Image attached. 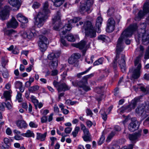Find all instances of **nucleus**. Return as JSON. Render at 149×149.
Here are the masks:
<instances>
[{
    "label": "nucleus",
    "mask_w": 149,
    "mask_h": 149,
    "mask_svg": "<svg viewBox=\"0 0 149 149\" xmlns=\"http://www.w3.org/2000/svg\"><path fill=\"white\" fill-rule=\"evenodd\" d=\"M137 27V26L136 24L130 25L129 27L122 33L117 42L116 50V56L119 55L125 56V55L124 52H123L124 46L123 40L125 39L126 38L131 36L134 32L136 30Z\"/></svg>",
    "instance_id": "1"
},
{
    "label": "nucleus",
    "mask_w": 149,
    "mask_h": 149,
    "mask_svg": "<svg viewBox=\"0 0 149 149\" xmlns=\"http://www.w3.org/2000/svg\"><path fill=\"white\" fill-rule=\"evenodd\" d=\"M48 7V2L45 1L43 4L42 9L39 12L36 17H34V23L38 27L40 28L43 25L47 14L50 13Z\"/></svg>",
    "instance_id": "2"
},
{
    "label": "nucleus",
    "mask_w": 149,
    "mask_h": 149,
    "mask_svg": "<svg viewBox=\"0 0 149 149\" xmlns=\"http://www.w3.org/2000/svg\"><path fill=\"white\" fill-rule=\"evenodd\" d=\"M141 26L143 27L139 30V33L136 34L135 38L136 41L138 40V43L137 42V45L139 44V39L141 37L142 43L145 45H147L149 43V30H146L145 28L146 27V24L143 23L141 24Z\"/></svg>",
    "instance_id": "3"
},
{
    "label": "nucleus",
    "mask_w": 149,
    "mask_h": 149,
    "mask_svg": "<svg viewBox=\"0 0 149 149\" xmlns=\"http://www.w3.org/2000/svg\"><path fill=\"white\" fill-rule=\"evenodd\" d=\"M81 18L79 17H76L73 19H71L68 21V23L66 24L60 30L59 34L60 36V41L61 43L64 46H67V44L66 43L65 40L64 39V36L68 31H70L71 29L72 26L71 24L72 23H76L79 21Z\"/></svg>",
    "instance_id": "4"
},
{
    "label": "nucleus",
    "mask_w": 149,
    "mask_h": 149,
    "mask_svg": "<svg viewBox=\"0 0 149 149\" xmlns=\"http://www.w3.org/2000/svg\"><path fill=\"white\" fill-rule=\"evenodd\" d=\"M94 75V73H92L85 76L83 77L81 81H78L77 80H75L72 81V84L74 86H78L80 88H82L86 91H88L90 90V88L86 85L88 84V79L93 77Z\"/></svg>",
    "instance_id": "5"
},
{
    "label": "nucleus",
    "mask_w": 149,
    "mask_h": 149,
    "mask_svg": "<svg viewBox=\"0 0 149 149\" xmlns=\"http://www.w3.org/2000/svg\"><path fill=\"white\" fill-rule=\"evenodd\" d=\"M83 29L85 30V36L86 37L94 38L96 36V31L92 25L91 22L89 21L85 22L83 26Z\"/></svg>",
    "instance_id": "6"
},
{
    "label": "nucleus",
    "mask_w": 149,
    "mask_h": 149,
    "mask_svg": "<svg viewBox=\"0 0 149 149\" xmlns=\"http://www.w3.org/2000/svg\"><path fill=\"white\" fill-rule=\"evenodd\" d=\"M93 3V0H86L84 3H82L80 6L79 11L82 14L86 12L89 13L92 10L91 7Z\"/></svg>",
    "instance_id": "7"
},
{
    "label": "nucleus",
    "mask_w": 149,
    "mask_h": 149,
    "mask_svg": "<svg viewBox=\"0 0 149 149\" xmlns=\"http://www.w3.org/2000/svg\"><path fill=\"white\" fill-rule=\"evenodd\" d=\"M148 12H149V0H147L144 3L143 7V11L141 10L139 11L138 16L135 18V20L137 21L140 20L145 14ZM146 19L149 22V15Z\"/></svg>",
    "instance_id": "8"
},
{
    "label": "nucleus",
    "mask_w": 149,
    "mask_h": 149,
    "mask_svg": "<svg viewBox=\"0 0 149 149\" xmlns=\"http://www.w3.org/2000/svg\"><path fill=\"white\" fill-rule=\"evenodd\" d=\"M49 43V41L48 39L45 36H40L38 45L40 47V49L42 52L45 51L47 49V45Z\"/></svg>",
    "instance_id": "9"
},
{
    "label": "nucleus",
    "mask_w": 149,
    "mask_h": 149,
    "mask_svg": "<svg viewBox=\"0 0 149 149\" xmlns=\"http://www.w3.org/2000/svg\"><path fill=\"white\" fill-rule=\"evenodd\" d=\"M53 84L54 86L57 88L58 92H64L69 90L70 88L65 83L58 82L55 80L54 81Z\"/></svg>",
    "instance_id": "10"
},
{
    "label": "nucleus",
    "mask_w": 149,
    "mask_h": 149,
    "mask_svg": "<svg viewBox=\"0 0 149 149\" xmlns=\"http://www.w3.org/2000/svg\"><path fill=\"white\" fill-rule=\"evenodd\" d=\"M115 58L118 62L121 71L123 72H125L126 68L125 56H116Z\"/></svg>",
    "instance_id": "11"
},
{
    "label": "nucleus",
    "mask_w": 149,
    "mask_h": 149,
    "mask_svg": "<svg viewBox=\"0 0 149 149\" xmlns=\"http://www.w3.org/2000/svg\"><path fill=\"white\" fill-rule=\"evenodd\" d=\"M115 21L113 18H109L107 23L106 31L108 32H112L115 29Z\"/></svg>",
    "instance_id": "12"
},
{
    "label": "nucleus",
    "mask_w": 149,
    "mask_h": 149,
    "mask_svg": "<svg viewBox=\"0 0 149 149\" xmlns=\"http://www.w3.org/2000/svg\"><path fill=\"white\" fill-rule=\"evenodd\" d=\"M145 107L142 105L138 106L136 109V113L140 116L143 119L146 118L148 116L146 113L144 111Z\"/></svg>",
    "instance_id": "13"
},
{
    "label": "nucleus",
    "mask_w": 149,
    "mask_h": 149,
    "mask_svg": "<svg viewBox=\"0 0 149 149\" xmlns=\"http://www.w3.org/2000/svg\"><path fill=\"white\" fill-rule=\"evenodd\" d=\"M86 41L82 40L78 43L72 44V45L75 47L79 48L80 49H82L84 48L82 51V55L83 56H84L85 55V53L87 50V49H86Z\"/></svg>",
    "instance_id": "14"
},
{
    "label": "nucleus",
    "mask_w": 149,
    "mask_h": 149,
    "mask_svg": "<svg viewBox=\"0 0 149 149\" xmlns=\"http://www.w3.org/2000/svg\"><path fill=\"white\" fill-rule=\"evenodd\" d=\"M139 125V122L137 120H135L130 123L128 128L130 131L133 132L138 129Z\"/></svg>",
    "instance_id": "15"
},
{
    "label": "nucleus",
    "mask_w": 149,
    "mask_h": 149,
    "mask_svg": "<svg viewBox=\"0 0 149 149\" xmlns=\"http://www.w3.org/2000/svg\"><path fill=\"white\" fill-rule=\"evenodd\" d=\"M36 35V33L34 31H31L30 30L24 32L22 35V36L24 38H27L29 39H31Z\"/></svg>",
    "instance_id": "16"
},
{
    "label": "nucleus",
    "mask_w": 149,
    "mask_h": 149,
    "mask_svg": "<svg viewBox=\"0 0 149 149\" xmlns=\"http://www.w3.org/2000/svg\"><path fill=\"white\" fill-rule=\"evenodd\" d=\"M137 100L135 99L132 101L130 104L129 105L122 107V109L123 110H127L130 111L132 109H134L137 104Z\"/></svg>",
    "instance_id": "17"
},
{
    "label": "nucleus",
    "mask_w": 149,
    "mask_h": 149,
    "mask_svg": "<svg viewBox=\"0 0 149 149\" xmlns=\"http://www.w3.org/2000/svg\"><path fill=\"white\" fill-rule=\"evenodd\" d=\"M141 135V132L139 131L138 132L133 134H129L128 137L130 141L135 143L138 140V139L140 137Z\"/></svg>",
    "instance_id": "18"
},
{
    "label": "nucleus",
    "mask_w": 149,
    "mask_h": 149,
    "mask_svg": "<svg viewBox=\"0 0 149 149\" xmlns=\"http://www.w3.org/2000/svg\"><path fill=\"white\" fill-rule=\"evenodd\" d=\"M6 25L8 28L15 29L18 26V23L15 18L13 17L7 23Z\"/></svg>",
    "instance_id": "19"
},
{
    "label": "nucleus",
    "mask_w": 149,
    "mask_h": 149,
    "mask_svg": "<svg viewBox=\"0 0 149 149\" xmlns=\"http://www.w3.org/2000/svg\"><path fill=\"white\" fill-rule=\"evenodd\" d=\"M145 49L143 46L141 45H138L135 51V53L136 55L139 56H142L144 53Z\"/></svg>",
    "instance_id": "20"
},
{
    "label": "nucleus",
    "mask_w": 149,
    "mask_h": 149,
    "mask_svg": "<svg viewBox=\"0 0 149 149\" xmlns=\"http://www.w3.org/2000/svg\"><path fill=\"white\" fill-rule=\"evenodd\" d=\"M141 70H139L134 69L132 72V75L131 78V79H137L140 76L141 74Z\"/></svg>",
    "instance_id": "21"
},
{
    "label": "nucleus",
    "mask_w": 149,
    "mask_h": 149,
    "mask_svg": "<svg viewBox=\"0 0 149 149\" xmlns=\"http://www.w3.org/2000/svg\"><path fill=\"white\" fill-rule=\"evenodd\" d=\"M18 20L23 24L26 23L28 22V19L21 13L18 14L16 16Z\"/></svg>",
    "instance_id": "22"
},
{
    "label": "nucleus",
    "mask_w": 149,
    "mask_h": 149,
    "mask_svg": "<svg viewBox=\"0 0 149 149\" xmlns=\"http://www.w3.org/2000/svg\"><path fill=\"white\" fill-rule=\"evenodd\" d=\"M102 22V19L101 17L99 16L97 18L95 24L96 29H97V32L98 33L100 32V29L101 26Z\"/></svg>",
    "instance_id": "23"
},
{
    "label": "nucleus",
    "mask_w": 149,
    "mask_h": 149,
    "mask_svg": "<svg viewBox=\"0 0 149 149\" xmlns=\"http://www.w3.org/2000/svg\"><path fill=\"white\" fill-rule=\"evenodd\" d=\"M17 126L20 129H25L27 127V124L24 120H19L17 122Z\"/></svg>",
    "instance_id": "24"
},
{
    "label": "nucleus",
    "mask_w": 149,
    "mask_h": 149,
    "mask_svg": "<svg viewBox=\"0 0 149 149\" xmlns=\"http://www.w3.org/2000/svg\"><path fill=\"white\" fill-rule=\"evenodd\" d=\"M21 0H8V2L9 4L13 6H17V9L16 10H18L19 6L18 5L20 3Z\"/></svg>",
    "instance_id": "25"
},
{
    "label": "nucleus",
    "mask_w": 149,
    "mask_h": 149,
    "mask_svg": "<svg viewBox=\"0 0 149 149\" xmlns=\"http://www.w3.org/2000/svg\"><path fill=\"white\" fill-rule=\"evenodd\" d=\"M16 33L15 30L12 29L6 30L4 33V34L10 38V39H13V35Z\"/></svg>",
    "instance_id": "26"
},
{
    "label": "nucleus",
    "mask_w": 149,
    "mask_h": 149,
    "mask_svg": "<svg viewBox=\"0 0 149 149\" xmlns=\"http://www.w3.org/2000/svg\"><path fill=\"white\" fill-rule=\"evenodd\" d=\"M60 11H58L56 12V15L54 16V17L52 18V21L54 24L56 22H59L60 21Z\"/></svg>",
    "instance_id": "27"
},
{
    "label": "nucleus",
    "mask_w": 149,
    "mask_h": 149,
    "mask_svg": "<svg viewBox=\"0 0 149 149\" xmlns=\"http://www.w3.org/2000/svg\"><path fill=\"white\" fill-rule=\"evenodd\" d=\"M21 135L27 137H34V134L33 132L29 130H27L26 133H23L21 134Z\"/></svg>",
    "instance_id": "28"
},
{
    "label": "nucleus",
    "mask_w": 149,
    "mask_h": 149,
    "mask_svg": "<svg viewBox=\"0 0 149 149\" xmlns=\"http://www.w3.org/2000/svg\"><path fill=\"white\" fill-rule=\"evenodd\" d=\"M54 5L56 7L60 6L64 2V0H52Z\"/></svg>",
    "instance_id": "29"
},
{
    "label": "nucleus",
    "mask_w": 149,
    "mask_h": 149,
    "mask_svg": "<svg viewBox=\"0 0 149 149\" xmlns=\"http://www.w3.org/2000/svg\"><path fill=\"white\" fill-rule=\"evenodd\" d=\"M37 139L39 140L41 139L42 141L44 140V138H45L47 135V132H45L44 134H42L39 133H37Z\"/></svg>",
    "instance_id": "30"
},
{
    "label": "nucleus",
    "mask_w": 149,
    "mask_h": 149,
    "mask_svg": "<svg viewBox=\"0 0 149 149\" xmlns=\"http://www.w3.org/2000/svg\"><path fill=\"white\" fill-rule=\"evenodd\" d=\"M79 58V57L78 58H76L75 56H70L68 60V63L70 64H72L77 62L78 59Z\"/></svg>",
    "instance_id": "31"
},
{
    "label": "nucleus",
    "mask_w": 149,
    "mask_h": 149,
    "mask_svg": "<svg viewBox=\"0 0 149 149\" xmlns=\"http://www.w3.org/2000/svg\"><path fill=\"white\" fill-rule=\"evenodd\" d=\"M11 91H5L3 94L4 97L6 98V101L10 100L11 98L10 94Z\"/></svg>",
    "instance_id": "32"
},
{
    "label": "nucleus",
    "mask_w": 149,
    "mask_h": 149,
    "mask_svg": "<svg viewBox=\"0 0 149 149\" xmlns=\"http://www.w3.org/2000/svg\"><path fill=\"white\" fill-rule=\"evenodd\" d=\"M39 88V86L36 85L29 88L28 90L30 92L33 93L34 92L38 90Z\"/></svg>",
    "instance_id": "33"
},
{
    "label": "nucleus",
    "mask_w": 149,
    "mask_h": 149,
    "mask_svg": "<svg viewBox=\"0 0 149 149\" xmlns=\"http://www.w3.org/2000/svg\"><path fill=\"white\" fill-rule=\"evenodd\" d=\"M64 37L65 38L69 41L74 42L75 40V39L74 37L71 33L68 34L66 36H65Z\"/></svg>",
    "instance_id": "34"
},
{
    "label": "nucleus",
    "mask_w": 149,
    "mask_h": 149,
    "mask_svg": "<svg viewBox=\"0 0 149 149\" xmlns=\"http://www.w3.org/2000/svg\"><path fill=\"white\" fill-rule=\"evenodd\" d=\"M8 61V60L4 57H2L1 58V64L3 68L5 69V66L7 65Z\"/></svg>",
    "instance_id": "35"
},
{
    "label": "nucleus",
    "mask_w": 149,
    "mask_h": 149,
    "mask_svg": "<svg viewBox=\"0 0 149 149\" xmlns=\"http://www.w3.org/2000/svg\"><path fill=\"white\" fill-rule=\"evenodd\" d=\"M115 134V133L113 132L112 131L109 135L107 139L106 140V141L107 142H109L112 138L113 137Z\"/></svg>",
    "instance_id": "36"
},
{
    "label": "nucleus",
    "mask_w": 149,
    "mask_h": 149,
    "mask_svg": "<svg viewBox=\"0 0 149 149\" xmlns=\"http://www.w3.org/2000/svg\"><path fill=\"white\" fill-rule=\"evenodd\" d=\"M4 69V70L2 72V75L3 78L6 79L8 78L9 76L8 71L6 68Z\"/></svg>",
    "instance_id": "37"
},
{
    "label": "nucleus",
    "mask_w": 149,
    "mask_h": 149,
    "mask_svg": "<svg viewBox=\"0 0 149 149\" xmlns=\"http://www.w3.org/2000/svg\"><path fill=\"white\" fill-rule=\"evenodd\" d=\"M115 12V9L111 7L107 11L108 15L111 16L113 15Z\"/></svg>",
    "instance_id": "38"
},
{
    "label": "nucleus",
    "mask_w": 149,
    "mask_h": 149,
    "mask_svg": "<svg viewBox=\"0 0 149 149\" xmlns=\"http://www.w3.org/2000/svg\"><path fill=\"white\" fill-rule=\"evenodd\" d=\"M141 63V56H137L134 60V65H136L138 64Z\"/></svg>",
    "instance_id": "39"
},
{
    "label": "nucleus",
    "mask_w": 149,
    "mask_h": 149,
    "mask_svg": "<svg viewBox=\"0 0 149 149\" xmlns=\"http://www.w3.org/2000/svg\"><path fill=\"white\" fill-rule=\"evenodd\" d=\"M105 139V138L104 135V133H103L98 142V145H101L102 144L104 141Z\"/></svg>",
    "instance_id": "40"
},
{
    "label": "nucleus",
    "mask_w": 149,
    "mask_h": 149,
    "mask_svg": "<svg viewBox=\"0 0 149 149\" xmlns=\"http://www.w3.org/2000/svg\"><path fill=\"white\" fill-rule=\"evenodd\" d=\"M79 129L80 128L79 127H75L74 131L72 133V134L74 137H75L77 136Z\"/></svg>",
    "instance_id": "41"
},
{
    "label": "nucleus",
    "mask_w": 149,
    "mask_h": 149,
    "mask_svg": "<svg viewBox=\"0 0 149 149\" xmlns=\"http://www.w3.org/2000/svg\"><path fill=\"white\" fill-rule=\"evenodd\" d=\"M4 142L6 145L7 148L9 147L10 145V143L9 139L7 138H5L3 139Z\"/></svg>",
    "instance_id": "42"
},
{
    "label": "nucleus",
    "mask_w": 149,
    "mask_h": 149,
    "mask_svg": "<svg viewBox=\"0 0 149 149\" xmlns=\"http://www.w3.org/2000/svg\"><path fill=\"white\" fill-rule=\"evenodd\" d=\"M91 67H90L88 68L87 70L85 71L77 74V77L78 78H80L82 75L86 74L89 71V70L91 69Z\"/></svg>",
    "instance_id": "43"
},
{
    "label": "nucleus",
    "mask_w": 149,
    "mask_h": 149,
    "mask_svg": "<svg viewBox=\"0 0 149 149\" xmlns=\"http://www.w3.org/2000/svg\"><path fill=\"white\" fill-rule=\"evenodd\" d=\"M103 58L102 57L101 58H99L98 60L95 61L94 62L93 64L94 65H96L100 64H102L103 62Z\"/></svg>",
    "instance_id": "44"
},
{
    "label": "nucleus",
    "mask_w": 149,
    "mask_h": 149,
    "mask_svg": "<svg viewBox=\"0 0 149 149\" xmlns=\"http://www.w3.org/2000/svg\"><path fill=\"white\" fill-rule=\"evenodd\" d=\"M22 94L21 93L18 92L16 97V98L18 100V102H20L22 101L23 99L22 97Z\"/></svg>",
    "instance_id": "45"
},
{
    "label": "nucleus",
    "mask_w": 149,
    "mask_h": 149,
    "mask_svg": "<svg viewBox=\"0 0 149 149\" xmlns=\"http://www.w3.org/2000/svg\"><path fill=\"white\" fill-rule=\"evenodd\" d=\"M103 88V86H100L99 87H96L95 89V91L98 94H100L102 92V89Z\"/></svg>",
    "instance_id": "46"
},
{
    "label": "nucleus",
    "mask_w": 149,
    "mask_h": 149,
    "mask_svg": "<svg viewBox=\"0 0 149 149\" xmlns=\"http://www.w3.org/2000/svg\"><path fill=\"white\" fill-rule=\"evenodd\" d=\"M83 138L84 141H90L91 140V135H84Z\"/></svg>",
    "instance_id": "47"
},
{
    "label": "nucleus",
    "mask_w": 149,
    "mask_h": 149,
    "mask_svg": "<svg viewBox=\"0 0 149 149\" xmlns=\"http://www.w3.org/2000/svg\"><path fill=\"white\" fill-rule=\"evenodd\" d=\"M107 38V37L104 35H100L98 37V39L101 40L104 42L106 41Z\"/></svg>",
    "instance_id": "48"
},
{
    "label": "nucleus",
    "mask_w": 149,
    "mask_h": 149,
    "mask_svg": "<svg viewBox=\"0 0 149 149\" xmlns=\"http://www.w3.org/2000/svg\"><path fill=\"white\" fill-rule=\"evenodd\" d=\"M56 56H47L48 58L50 60H52V62L53 63H57V60Z\"/></svg>",
    "instance_id": "49"
},
{
    "label": "nucleus",
    "mask_w": 149,
    "mask_h": 149,
    "mask_svg": "<svg viewBox=\"0 0 149 149\" xmlns=\"http://www.w3.org/2000/svg\"><path fill=\"white\" fill-rule=\"evenodd\" d=\"M15 85L16 88H19L22 86V84L21 82L18 81L15 83Z\"/></svg>",
    "instance_id": "50"
},
{
    "label": "nucleus",
    "mask_w": 149,
    "mask_h": 149,
    "mask_svg": "<svg viewBox=\"0 0 149 149\" xmlns=\"http://www.w3.org/2000/svg\"><path fill=\"white\" fill-rule=\"evenodd\" d=\"M89 57H90V58L86 57L85 58V61L88 64H89L91 63H92L93 62V56Z\"/></svg>",
    "instance_id": "51"
},
{
    "label": "nucleus",
    "mask_w": 149,
    "mask_h": 149,
    "mask_svg": "<svg viewBox=\"0 0 149 149\" xmlns=\"http://www.w3.org/2000/svg\"><path fill=\"white\" fill-rule=\"evenodd\" d=\"M118 62L117 61V60H116L115 58H114V60L113 62V63H112V66L113 68L115 69V70H116L117 69V62Z\"/></svg>",
    "instance_id": "52"
},
{
    "label": "nucleus",
    "mask_w": 149,
    "mask_h": 149,
    "mask_svg": "<svg viewBox=\"0 0 149 149\" xmlns=\"http://www.w3.org/2000/svg\"><path fill=\"white\" fill-rule=\"evenodd\" d=\"M40 6V4L38 3L37 2H34L32 6V7L34 8H38Z\"/></svg>",
    "instance_id": "53"
},
{
    "label": "nucleus",
    "mask_w": 149,
    "mask_h": 149,
    "mask_svg": "<svg viewBox=\"0 0 149 149\" xmlns=\"http://www.w3.org/2000/svg\"><path fill=\"white\" fill-rule=\"evenodd\" d=\"M61 55V52L60 51H56L53 52L51 54L52 56H59Z\"/></svg>",
    "instance_id": "54"
},
{
    "label": "nucleus",
    "mask_w": 149,
    "mask_h": 149,
    "mask_svg": "<svg viewBox=\"0 0 149 149\" xmlns=\"http://www.w3.org/2000/svg\"><path fill=\"white\" fill-rule=\"evenodd\" d=\"M12 52L13 53L15 54H17L19 52L18 48L15 46L14 49L12 51Z\"/></svg>",
    "instance_id": "55"
},
{
    "label": "nucleus",
    "mask_w": 149,
    "mask_h": 149,
    "mask_svg": "<svg viewBox=\"0 0 149 149\" xmlns=\"http://www.w3.org/2000/svg\"><path fill=\"white\" fill-rule=\"evenodd\" d=\"M29 125L31 127L36 128L38 127L37 124L32 121L29 123Z\"/></svg>",
    "instance_id": "56"
},
{
    "label": "nucleus",
    "mask_w": 149,
    "mask_h": 149,
    "mask_svg": "<svg viewBox=\"0 0 149 149\" xmlns=\"http://www.w3.org/2000/svg\"><path fill=\"white\" fill-rule=\"evenodd\" d=\"M134 145L130 144L128 147L125 146L121 148V149H133Z\"/></svg>",
    "instance_id": "57"
},
{
    "label": "nucleus",
    "mask_w": 149,
    "mask_h": 149,
    "mask_svg": "<svg viewBox=\"0 0 149 149\" xmlns=\"http://www.w3.org/2000/svg\"><path fill=\"white\" fill-rule=\"evenodd\" d=\"M113 19H114L118 23H119L120 19V16L119 15L117 14L114 17Z\"/></svg>",
    "instance_id": "58"
},
{
    "label": "nucleus",
    "mask_w": 149,
    "mask_h": 149,
    "mask_svg": "<svg viewBox=\"0 0 149 149\" xmlns=\"http://www.w3.org/2000/svg\"><path fill=\"white\" fill-rule=\"evenodd\" d=\"M86 112L87 116H90L91 117H92L93 113L91 110L89 109H87L86 110Z\"/></svg>",
    "instance_id": "59"
},
{
    "label": "nucleus",
    "mask_w": 149,
    "mask_h": 149,
    "mask_svg": "<svg viewBox=\"0 0 149 149\" xmlns=\"http://www.w3.org/2000/svg\"><path fill=\"white\" fill-rule=\"evenodd\" d=\"M72 130V128L67 127L65 129V132L66 134H69L70 133Z\"/></svg>",
    "instance_id": "60"
},
{
    "label": "nucleus",
    "mask_w": 149,
    "mask_h": 149,
    "mask_svg": "<svg viewBox=\"0 0 149 149\" xmlns=\"http://www.w3.org/2000/svg\"><path fill=\"white\" fill-rule=\"evenodd\" d=\"M41 121L42 123H46L47 120V116H43L41 119Z\"/></svg>",
    "instance_id": "61"
},
{
    "label": "nucleus",
    "mask_w": 149,
    "mask_h": 149,
    "mask_svg": "<svg viewBox=\"0 0 149 149\" xmlns=\"http://www.w3.org/2000/svg\"><path fill=\"white\" fill-rule=\"evenodd\" d=\"M102 118L103 119L104 121H105L107 120V115L106 114L105 112H104L103 114H101Z\"/></svg>",
    "instance_id": "62"
},
{
    "label": "nucleus",
    "mask_w": 149,
    "mask_h": 149,
    "mask_svg": "<svg viewBox=\"0 0 149 149\" xmlns=\"http://www.w3.org/2000/svg\"><path fill=\"white\" fill-rule=\"evenodd\" d=\"M32 102L34 103V104L35 105V106L36 109H37V105L38 103V100H37L36 99L34 100H33Z\"/></svg>",
    "instance_id": "63"
},
{
    "label": "nucleus",
    "mask_w": 149,
    "mask_h": 149,
    "mask_svg": "<svg viewBox=\"0 0 149 149\" xmlns=\"http://www.w3.org/2000/svg\"><path fill=\"white\" fill-rule=\"evenodd\" d=\"M86 124L89 127H90L93 125V123L90 120H88L86 122Z\"/></svg>",
    "instance_id": "64"
}]
</instances>
